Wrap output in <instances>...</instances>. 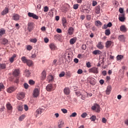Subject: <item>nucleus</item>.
<instances>
[{
  "label": "nucleus",
  "mask_w": 128,
  "mask_h": 128,
  "mask_svg": "<svg viewBox=\"0 0 128 128\" xmlns=\"http://www.w3.org/2000/svg\"><path fill=\"white\" fill-rule=\"evenodd\" d=\"M56 88V84L52 85V84H50L46 86V90L47 92H54Z\"/></svg>",
  "instance_id": "nucleus-1"
},
{
  "label": "nucleus",
  "mask_w": 128,
  "mask_h": 128,
  "mask_svg": "<svg viewBox=\"0 0 128 128\" xmlns=\"http://www.w3.org/2000/svg\"><path fill=\"white\" fill-rule=\"evenodd\" d=\"M91 108L92 110H96V112H100V106L98 104H94Z\"/></svg>",
  "instance_id": "nucleus-2"
},
{
  "label": "nucleus",
  "mask_w": 128,
  "mask_h": 128,
  "mask_svg": "<svg viewBox=\"0 0 128 128\" xmlns=\"http://www.w3.org/2000/svg\"><path fill=\"white\" fill-rule=\"evenodd\" d=\"M34 28V22H28L27 30L29 32L33 30Z\"/></svg>",
  "instance_id": "nucleus-3"
},
{
  "label": "nucleus",
  "mask_w": 128,
  "mask_h": 128,
  "mask_svg": "<svg viewBox=\"0 0 128 128\" xmlns=\"http://www.w3.org/2000/svg\"><path fill=\"white\" fill-rule=\"evenodd\" d=\"M40 90L38 88H35L33 90L32 96L34 98H38L40 96Z\"/></svg>",
  "instance_id": "nucleus-4"
},
{
  "label": "nucleus",
  "mask_w": 128,
  "mask_h": 128,
  "mask_svg": "<svg viewBox=\"0 0 128 128\" xmlns=\"http://www.w3.org/2000/svg\"><path fill=\"white\" fill-rule=\"evenodd\" d=\"M88 80L92 86H94L96 84V79L92 76L88 77Z\"/></svg>",
  "instance_id": "nucleus-5"
},
{
  "label": "nucleus",
  "mask_w": 128,
  "mask_h": 128,
  "mask_svg": "<svg viewBox=\"0 0 128 128\" xmlns=\"http://www.w3.org/2000/svg\"><path fill=\"white\" fill-rule=\"evenodd\" d=\"M16 88L15 86H11L7 89L6 92L8 94H12V92H16Z\"/></svg>",
  "instance_id": "nucleus-6"
},
{
  "label": "nucleus",
  "mask_w": 128,
  "mask_h": 128,
  "mask_svg": "<svg viewBox=\"0 0 128 128\" xmlns=\"http://www.w3.org/2000/svg\"><path fill=\"white\" fill-rule=\"evenodd\" d=\"M25 94L24 92H20L17 94L16 98L18 100H22L24 98Z\"/></svg>",
  "instance_id": "nucleus-7"
},
{
  "label": "nucleus",
  "mask_w": 128,
  "mask_h": 128,
  "mask_svg": "<svg viewBox=\"0 0 128 128\" xmlns=\"http://www.w3.org/2000/svg\"><path fill=\"white\" fill-rule=\"evenodd\" d=\"M28 16L29 18H32L34 20H38V16L34 13L29 12L28 14Z\"/></svg>",
  "instance_id": "nucleus-8"
},
{
  "label": "nucleus",
  "mask_w": 128,
  "mask_h": 128,
  "mask_svg": "<svg viewBox=\"0 0 128 128\" xmlns=\"http://www.w3.org/2000/svg\"><path fill=\"white\" fill-rule=\"evenodd\" d=\"M6 107L8 110V112L10 114H12V106L10 103L8 102L6 104Z\"/></svg>",
  "instance_id": "nucleus-9"
},
{
  "label": "nucleus",
  "mask_w": 128,
  "mask_h": 128,
  "mask_svg": "<svg viewBox=\"0 0 128 128\" xmlns=\"http://www.w3.org/2000/svg\"><path fill=\"white\" fill-rule=\"evenodd\" d=\"M89 72H92V74H98V68L93 67L88 70Z\"/></svg>",
  "instance_id": "nucleus-10"
},
{
  "label": "nucleus",
  "mask_w": 128,
  "mask_h": 128,
  "mask_svg": "<svg viewBox=\"0 0 128 128\" xmlns=\"http://www.w3.org/2000/svg\"><path fill=\"white\" fill-rule=\"evenodd\" d=\"M10 12V9L8 7H6L1 12V16H4L6 14H8Z\"/></svg>",
  "instance_id": "nucleus-11"
},
{
  "label": "nucleus",
  "mask_w": 128,
  "mask_h": 128,
  "mask_svg": "<svg viewBox=\"0 0 128 128\" xmlns=\"http://www.w3.org/2000/svg\"><path fill=\"white\" fill-rule=\"evenodd\" d=\"M42 114V108L37 109L34 114L36 118H38V116H40Z\"/></svg>",
  "instance_id": "nucleus-12"
},
{
  "label": "nucleus",
  "mask_w": 128,
  "mask_h": 128,
  "mask_svg": "<svg viewBox=\"0 0 128 128\" xmlns=\"http://www.w3.org/2000/svg\"><path fill=\"white\" fill-rule=\"evenodd\" d=\"M20 16L18 14H14L12 16V20H15V22H18L20 20Z\"/></svg>",
  "instance_id": "nucleus-13"
},
{
  "label": "nucleus",
  "mask_w": 128,
  "mask_h": 128,
  "mask_svg": "<svg viewBox=\"0 0 128 128\" xmlns=\"http://www.w3.org/2000/svg\"><path fill=\"white\" fill-rule=\"evenodd\" d=\"M118 20L120 22H124L126 20V14H122L119 15Z\"/></svg>",
  "instance_id": "nucleus-14"
},
{
  "label": "nucleus",
  "mask_w": 128,
  "mask_h": 128,
  "mask_svg": "<svg viewBox=\"0 0 128 128\" xmlns=\"http://www.w3.org/2000/svg\"><path fill=\"white\" fill-rule=\"evenodd\" d=\"M74 32V28L72 27H70L68 30V36H72Z\"/></svg>",
  "instance_id": "nucleus-15"
},
{
  "label": "nucleus",
  "mask_w": 128,
  "mask_h": 128,
  "mask_svg": "<svg viewBox=\"0 0 128 128\" xmlns=\"http://www.w3.org/2000/svg\"><path fill=\"white\" fill-rule=\"evenodd\" d=\"M64 92L66 96H68L70 94V90L68 87H66L64 90Z\"/></svg>",
  "instance_id": "nucleus-16"
},
{
  "label": "nucleus",
  "mask_w": 128,
  "mask_h": 128,
  "mask_svg": "<svg viewBox=\"0 0 128 128\" xmlns=\"http://www.w3.org/2000/svg\"><path fill=\"white\" fill-rule=\"evenodd\" d=\"M46 78V72L45 70H44L42 72L41 80H44Z\"/></svg>",
  "instance_id": "nucleus-17"
},
{
  "label": "nucleus",
  "mask_w": 128,
  "mask_h": 128,
  "mask_svg": "<svg viewBox=\"0 0 128 128\" xmlns=\"http://www.w3.org/2000/svg\"><path fill=\"white\" fill-rule=\"evenodd\" d=\"M20 72V69H15L14 72H13V76H18Z\"/></svg>",
  "instance_id": "nucleus-18"
},
{
  "label": "nucleus",
  "mask_w": 128,
  "mask_h": 128,
  "mask_svg": "<svg viewBox=\"0 0 128 128\" xmlns=\"http://www.w3.org/2000/svg\"><path fill=\"white\" fill-rule=\"evenodd\" d=\"M50 48L51 50H56V44L54 43H51L49 45Z\"/></svg>",
  "instance_id": "nucleus-19"
},
{
  "label": "nucleus",
  "mask_w": 128,
  "mask_h": 128,
  "mask_svg": "<svg viewBox=\"0 0 128 128\" xmlns=\"http://www.w3.org/2000/svg\"><path fill=\"white\" fill-rule=\"evenodd\" d=\"M120 32H127L128 29L126 27L125 25H122L120 28Z\"/></svg>",
  "instance_id": "nucleus-20"
},
{
  "label": "nucleus",
  "mask_w": 128,
  "mask_h": 128,
  "mask_svg": "<svg viewBox=\"0 0 128 128\" xmlns=\"http://www.w3.org/2000/svg\"><path fill=\"white\" fill-rule=\"evenodd\" d=\"M1 40V44H3L4 46H6V44H8V40L6 38H3Z\"/></svg>",
  "instance_id": "nucleus-21"
},
{
  "label": "nucleus",
  "mask_w": 128,
  "mask_h": 128,
  "mask_svg": "<svg viewBox=\"0 0 128 128\" xmlns=\"http://www.w3.org/2000/svg\"><path fill=\"white\" fill-rule=\"evenodd\" d=\"M110 92H112V86L109 85L108 86L106 90V94H110Z\"/></svg>",
  "instance_id": "nucleus-22"
},
{
  "label": "nucleus",
  "mask_w": 128,
  "mask_h": 128,
  "mask_svg": "<svg viewBox=\"0 0 128 128\" xmlns=\"http://www.w3.org/2000/svg\"><path fill=\"white\" fill-rule=\"evenodd\" d=\"M95 12L97 14L100 13V5H98L95 7Z\"/></svg>",
  "instance_id": "nucleus-23"
},
{
  "label": "nucleus",
  "mask_w": 128,
  "mask_h": 128,
  "mask_svg": "<svg viewBox=\"0 0 128 128\" xmlns=\"http://www.w3.org/2000/svg\"><path fill=\"white\" fill-rule=\"evenodd\" d=\"M112 41L108 40L106 42V48H108L110 47V46H112Z\"/></svg>",
  "instance_id": "nucleus-24"
},
{
  "label": "nucleus",
  "mask_w": 128,
  "mask_h": 128,
  "mask_svg": "<svg viewBox=\"0 0 128 128\" xmlns=\"http://www.w3.org/2000/svg\"><path fill=\"white\" fill-rule=\"evenodd\" d=\"M92 54L95 56H98V54H102V52L100 50H95L92 52Z\"/></svg>",
  "instance_id": "nucleus-25"
},
{
  "label": "nucleus",
  "mask_w": 128,
  "mask_h": 128,
  "mask_svg": "<svg viewBox=\"0 0 128 128\" xmlns=\"http://www.w3.org/2000/svg\"><path fill=\"white\" fill-rule=\"evenodd\" d=\"M54 38L55 40H62V35L56 34L54 36Z\"/></svg>",
  "instance_id": "nucleus-26"
},
{
  "label": "nucleus",
  "mask_w": 128,
  "mask_h": 128,
  "mask_svg": "<svg viewBox=\"0 0 128 128\" xmlns=\"http://www.w3.org/2000/svg\"><path fill=\"white\" fill-rule=\"evenodd\" d=\"M118 39L120 42H125L126 37H124V35H120L118 36Z\"/></svg>",
  "instance_id": "nucleus-27"
},
{
  "label": "nucleus",
  "mask_w": 128,
  "mask_h": 128,
  "mask_svg": "<svg viewBox=\"0 0 128 128\" xmlns=\"http://www.w3.org/2000/svg\"><path fill=\"white\" fill-rule=\"evenodd\" d=\"M96 47L98 48L99 50H102L104 48V46L102 45V42H98Z\"/></svg>",
  "instance_id": "nucleus-28"
},
{
  "label": "nucleus",
  "mask_w": 128,
  "mask_h": 128,
  "mask_svg": "<svg viewBox=\"0 0 128 128\" xmlns=\"http://www.w3.org/2000/svg\"><path fill=\"white\" fill-rule=\"evenodd\" d=\"M18 112H22L24 110V106H22V104L18 105L17 108H16Z\"/></svg>",
  "instance_id": "nucleus-29"
},
{
  "label": "nucleus",
  "mask_w": 128,
  "mask_h": 128,
  "mask_svg": "<svg viewBox=\"0 0 128 128\" xmlns=\"http://www.w3.org/2000/svg\"><path fill=\"white\" fill-rule=\"evenodd\" d=\"M31 74L32 73H30V70H25V74H26V78H30V76Z\"/></svg>",
  "instance_id": "nucleus-30"
},
{
  "label": "nucleus",
  "mask_w": 128,
  "mask_h": 128,
  "mask_svg": "<svg viewBox=\"0 0 128 128\" xmlns=\"http://www.w3.org/2000/svg\"><path fill=\"white\" fill-rule=\"evenodd\" d=\"M28 59L26 58V57L23 56L21 58V60L23 62V64H26V62Z\"/></svg>",
  "instance_id": "nucleus-31"
},
{
  "label": "nucleus",
  "mask_w": 128,
  "mask_h": 128,
  "mask_svg": "<svg viewBox=\"0 0 128 128\" xmlns=\"http://www.w3.org/2000/svg\"><path fill=\"white\" fill-rule=\"evenodd\" d=\"M76 42V38H72L70 40V44H74Z\"/></svg>",
  "instance_id": "nucleus-32"
},
{
  "label": "nucleus",
  "mask_w": 128,
  "mask_h": 128,
  "mask_svg": "<svg viewBox=\"0 0 128 128\" xmlns=\"http://www.w3.org/2000/svg\"><path fill=\"white\" fill-rule=\"evenodd\" d=\"M6 68V64H0V70H5Z\"/></svg>",
  "instance_id": "nucleus-33"
},
{
  "label": "nucleus",
  "mask_w": 128,
  "mask_h": 128,
  "mask_svg": "<svg viewBox=\"0 0 128 128\" xmlns=\"http://www.w3.org/2000/svg\"><path fill=\"white\" fill-rule=\"evenodd\" d=\"M4 34H6V30L4 28H1L0 30V38H2Z\"/></svg>",
  "instance_id": "nucleus-34"
},
{
  "label": "nucleus",
  "mask_w": 128,
  "mask_h": 128,
  "mask_svg": "<svg viewBox=\"0 0 128 128\" xmlns=\"http://www.w3.org/2000/svg\"><path fill=\"white\" fill-rule=\"evenodd\" d=\"M26 64L28 66H32V61L28 59Z\"/></svg>",
  "instance_id": "nucleus-35"
},
{
  "label": "nucleus",
  "mask_w": 128,
  "mask_h": 128,
  "mask_svg": "<svg viewBox=\"0 0 128 128\" xmlns=\"http://www.w3.org/2000/svg\"><path fill=\"white\" fill-rule=\"evenodd\" d=\"M25 118H26V115L22 114L21 116L19 117L18 120L19 122H22V120H24Z\"/></svg>",
  "instance_id": "nucleus-36"
},
{
  "label": "nucleus",
  "mask_w": 128,
  "mask_h": 128,
  "mask_svg": "<svg viewBox=\"0 0 128 128\" xmlns=\"http://www.w3.org/2000/svg\"><path fill=\"white\" fill-rule=\"evenodd\" d=\"M48 14L50 18H52L54 16V10L51 9L48 12Z\"/></svg>",
  "instance_id": "nucleus-37"
},
{
  "label": "nucleus",
  "mask_w": 128,
  "mask_h": 128,
  "mask_svg": "<svg viewBox=\"0 0 128 128\" xmlns=\"http://www.w3.org/2000/svg\"><path fill=\"white\" fill-rule=\"evenodd\" d=\"M105 34L106 36H108L110 34V30L109 28L106 29L105 30Z\"/></svg>",
  "instance_id": "nucleus-38"
},
{
  "label": "nucleus",
  "mask_w": 128,
  "mask_h": 128,
  "mask_svg": "<svg viewBox=\"0 0 128 128\" xmlns=\"http://www.w3.org/2000/svg\"><path fill=\"white\" fill-rule=\"evenodd\" d=\"M64 124V121L61 120L60 123L58 124V127L59 128H62V126Z\"/></svg>",
  "instance_id": "nucleus-39"
},
{
  "label": "nucleus",
  "mask_w": 128,
  "mask_h": 128,
  "mask_svg": "<svg viewBox=\"0 0 128 128\" xmlns=\"http://www.w3.org/2000/svg\"><path fill=\"white\" fill-rule=\"evenodd\" d=\"M62 24L63 26H66V18H62Z\"/></svg>",
  "instance_id": "nucleus-40"
},
{
  "label": "nucleus",
  "mask_w": 128,
  "mask_h": 128,
  "mask_svg": "<svg viewBox=\"0 0 128 128\" xmlns=\"http://www.w3.org/2000/svg\"><path fill=\"white\" fill-rule=\"evenodd\" d=\"M5 88L6 87L4 86V83H0V92H2V90H4Z\"/></svg>",
  "instance_id": "nucleus-41"
},
{
  "label": "nucleus",
  "mask_w": 128,
  "mask_h": 128,
  "mask_svg": "<svg viewBox=\"0 0 128 128\" xmlns=\"http://www.w3.org/2000/svg\"><path fill=\"white\" fill-rule=\"evenodd\" d=\"M90 120L92 122H96V116L92 115L90 118Z\"/></svg>",
  "instance_id": "nucleus-42"
},
{
  "label": "nucleus",
  "mask_w": 128,
  "mask_h": 128,
  "mask_svg": "<svg viewBox=\"0 0 128 128\" xmlns=\"http://www.w3.org/2000/svg\"><path fill=\"white\" fill-rule=\"evenodd\" d=\"M122 58H124V56H122V55H118L116 56V60H122Z\"/></svg>",
  "instance_id": "nucleus-43"
},
{
  "label": "nucleus",
  "mask_w": 128,
  "mask_h": 128,
  "mask_svg": "<svg viewBox=\"0 0 128 128\" xmlns=\"http://www.w3.org/2000/svg\"><path fill=\"white\" fill-rule=\"evenodd\" d=\"M30 86H34V84H36V82H34L32 80H30L28 82Z\"/></svg>",
  "instance_id": "nucleus-44"
},
{
  "label": "nucleus",
  "mask_w": 128,
  "mask_h": 128,
  "mask_svg": "<svg viewBox=\"0 0 128 128\" xmlns=\"http://www.w3.org/2000/svg\"><path fill=\"white\" fill-rule=\"evenodd\" d=\"M44 12H48L50 10V8H48V6H44Z\"/></svg>",
  "instance_id": "nucleus-45"
},
{
  "label": "nucleus",
  "mask_w": 128,
  "mask_h": 128,
  "mask_svg": "<svg viewBox=\"0 0 128 128\" xmlns=\"http://www.w3.org/2000/svg\"><path fill=\"white\" fill-rule=\"evenodd\" d=\"M95 24L96 26H102V22L100 20H96Z\"/></svg>",
  "instance_id": "nucleus-46"
},
{
  "label": "nucleus",
  "mask_w": 128,
  "mask_h": 128,
  "mask_svg": "<svg viewBox=\"0 0 128 128\" xmlns=\"http://www.w3.org/2000/svg\"><path fill=\"white\" fill-rule=\"evenodd\" d=\"M76 116H78V114H76V112H74L71 115H70V118H76Z\"/></svg>",
  "instance_id": "nucleus-47"
},
{
  "label": "nucleus",
  "mask_w": 128,
  "mask_h": 128,
  "mask_svg": "<svg viewBox=\"0 0 128 128\" xmlns=\"http://www.w3.org/2000/svg\"><path fill=\"white\" fill-rule=\"evenodd\" d=\"M26 50H27L30 51L32 50V46L30 45H28L26 46Z\"/></svg>",
  "instance_id": "nucleus-48"
},
{
  "label": "nucleus",
  "mask_w": 128,
  "mask_h": 128,
  "mask_svg": "<svg viewBox=\"0 0 128 128\" xmlns=\"http://www.w3.org/2000/svg\"><path fill=\"white\" fill-rule=\"evenodd\" d=\"M75 94L77 96H82V92L78 90L76 91Z\"/></svg>",
  "instance_id": "nucleus-49"
},
{
  "label": "nucleus",
  "mask_w": 128,
  "mask_h": 128,
  "mask_svg": "<svg viewBox=\"0 0 128 128\" xmlns=\"http://www.w3.org/2000/svg\"><path fill=\"white\" fill-rule=\"evenodd\" d=\"M48 78L50 82H52V80H54V76H52V75H50Z\"/></svg>",
  "instance_id": "nucleus-50"
},
{
  "label": "nucleus",
  "mask_w": 128,
  "mask_h": 128,
  "mask_svg": "<svg viewBox=\"0 0 128 128\" xmlns=\"http://www.w3.org/2000/svg\"><path fill=\"white\" fill-rule=\"evenodd\" d=\"M30 42H34V44H36V42H38V40H36V38H32L30 40Z\"/></svg>",
  "instance_id": "nucleus-51"
},
{
  "label": "nucleus",
  "mask_w": 128,
  "mask_h": 128,
  "mask_svg": "<svg viewBox=\"0 0 128 128\" xmlns=\"http://www.w3.org/2000/svg\"><path fill=\"white\" fill-rule=\"evenodd\" d=\"M79 4H74L73 6V8L74 10H78V6H79Z\"/></svg>",
  "instance_id": "nucleus-52"
},
{
  "label": "nucleus",
  "mask_w": 128,
  "mask_h": 128,
  "mask_svg": "<svg viewBox=\"0 0 128 128\" xmlns=\"http://www.w3.org/2000/svg\"><path fill=\"white\" fill-rule=\"evenodd\" d=\"M87 116H88V114H86V112H84L82 114L81 116L83 118H86Z\"/></svg>",
  "instance_id": "nucleus-53"
},
{
  "label": "nucleus",
  "mask_w": 128,
  "mask_h": 128,
  "mask_svg": "<svg viewBox=\"0 0 128 128\" xmlns=\"http://www.w3.org/2000/svg\"><path fill=\"white\" fill-rule=\"evenodd\" d=\"M66 76H68V78H70V76H72V74H70V72L66 71Z\"/></svg>",
  "instance_id": "nucleus-54"
},
{
  "label": "nucleus",
  "mask_w": 128,
  "mask_h": 128,
  "mask_svg": "<svg viewBox=\"0 0 128 128\" xmlns=\"http://www.w3.org/2000/svg\"><path fill=\"white\" fill-rule=\"evenodd\" d=\"M66 74V73H64V72H62L60 74L59 77L60 78H63V76H64V75Z\"/></svg>",
  "instance_id": "nucleus-55"
},
{
  "label": "nucleus",
  "mask_w": 128,
  "mask_h": 128,
  "mask_svg": "<svg viewBox=\"0 0 128 128\" xmlns=\"http://www.w3.org/2000/svg\"><path fill=\"white\" fill-rule=\"evenodd\" d=\"M82 72H83L82 70L78 69V70L77 74H82Z\"/></svg>",
  "instance_id": "nucleus-56"
},
{
  "label": "nucleus",
  "mask_w": 128,
  "mask_h": 128,
  "mask_svg": "<svg viewBox=\"0 0 128 128\" xmlns=\"http://www.w3.org/2000/svg\"><path fill=\"white\" fill-rule=\"evenodd\" d=\"M24 110H26V112H28V106L26 104L24 105Z\"/></svg>",
  "instance_id": "nucleus-57"
},
{
  "label": "nucleus",
  "mask_w": 128,
  "mask_h": 128,
  "mask_svg": "<svg viewBox=\"0 0 128 128\" xmlns=\"http://www.w3.org/2000/svg\"><path fill=\"white\" fill-rule=\"evenodd\" d=\"M86 18L88 20H92V16L90 15H86Z\"/></svg>",
  "instance_id": "nucleus-58"
},
{
  "label": "nucleus",
  "mask_w": 128,
  "mask_h": 128,
  "mask_svg": "<svg viewBox=\"0 0 128 128\" xmlns=\"http://www.w3.org/2000/svg\"><path fill=\"white\" fill-rule=\"evenodd\" d=\"M86 8H84V6H82L80 8V12H82L83 11H84L86 10Z\"/></svg>",
  "instance_id": "nucleus-59"
},
{
  "label": "nucleus",
  "mask_w": 128,
  "mask_h": 128,
  "mask_svg": "<svg viewBox=\"0 0 128 128\" xmlns=\"http://www.w3.org/2000/svg\"><path fill=\"white\" fill-rule=\"evenodd\" d=\"M63 114H67L68 113V110L66 108H62L61 110Z\"/></svg>",
  "instance_id": "nucleus-60"
},
{
  "label": "nucleus",
  "mask_w": 128,
  "mask_h": 128,
  "mask_svg": "<svg viewBox=\"0 0 128 128\" xmlns=\"http://www.w3.org/2000/svg\"><path fill=\"white\" fill-rule=\"evenodd\" d=\"M24 88H26V90H28V84L27 83H24Z\"/></svg>",
  "instance_id": "nucleus-61"
},
{
  "label": "nucleus",
  "mask_w": 128,
  "mask_h": 128,
  "mask_svg": "<svg viewBox=\"0 0 128 128\" xmlns=\"http://www.w3.org/2000/svg\"><path fill=\"white\" fill-rule=\"evenodd\" d=\"M119 12H120V14H124V8H119Z\"/></svg>",
  "instance_id": "nucleus-62"
},
{
  "label": "nucleus",
  "mask_w": 128,
  "mask_h": 128,
  "mask_svg": "<svg viewBox=\"0 0 128 128\" xmlns=\"http://www.w3.org/2000/svg\"><path fill=\"white\" fill-rule=\"evenodd\" d=\"M108 25L106 24H104L102 26V30H106V28H108Z\"/></svg>",
  "instance_id": "nucleus-63"
},
{
  "label": "nucleus",
  "mask_w": 128,
  "mask_h": 128,
  "mask_svg": "<svg viewBox=\"0 0 128 128\" xmlns=\"http://www.w3.org/2000/svg\"><path fill=\"white\" fill-rule=\"evenodd\" d=\"M82 12H84V14H88L90 12V10L86 8L84 11H82Z\"/></svg>",
  "instance_id": "nucleus-64"
}]
</instances>
